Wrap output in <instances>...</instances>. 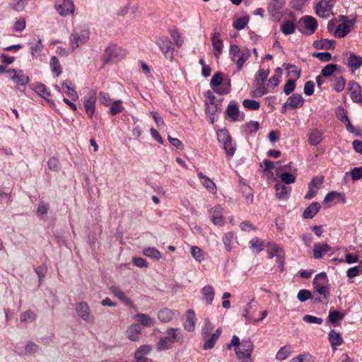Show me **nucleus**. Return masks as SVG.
Wrapping results in <instances>:
<instances>
[{"mask_svg": "<svg viewBox=\"0 0 362 362\" xmlns=\"http://www.w3.org/2000/svg\"><path fill=\"white\" fill-rule=\"evenodd\" d=\"M50 66L52 71L54 74H55L56 76H59L62 73V67L61 64L58 60V59L54 56L50 59Z\"/></svg>", "mask_w": 362, "mask_h": 362, "instance_id": "de8ad7c7", "label": "nucleus"}, {"mask_svg": "<svg viewBox=\"0 0 362 362\" xmlns=\"http://www.w3.org/2000/svg\"><path fill=\"white\" fill-rule=\"evenodd\" d=\"M356 22V18H353L348 21V23H341L337 25L335 31H334V36L337 37H345L348 33L351 31V27L353 26V25Z\"/></svg>", "mask_w": 362, "mask_h": 362, "instance_id": "aec40b11", "label": "nucleus"}, {"mask_svg": "<svg viewBox=\"0 0 362 362\" xmlns=\"http://www.w3.org/2000/svg\"><path fill=\"white\" fill-rule=\"evenodd\" d=\"M337 69V65L334 64H329L326 65L321 71V74L324 77H330L334 75Z\"/></svg>", "mask_w": 362, "mask_h": 362, "instance_id": "8fccbe9b", "label": "nucleus"}, {"mask_svg": "<svg viewBox=\"0 0 362 362\" xmlns=\"http://www.w3.org/2000/svg\"><path fill=\"white\" fill-rule=\"evenodd\" d=\"M206 113L209 117V120L211 124L215 122V115L218 112L219 107L217 104H215L214 102H210V103H206Z\"/></svg>", "mask_w": 362, "mask_h": 362, "instance_id": "72a5a7b5", "label": "nucleus"}, {"mask_svg": "<svg viewBox=\"0 0 362 362\" xmlns=\"http://www.w3.org/2000/svg\"><path fill=\"white\" fill-rule=\"evenodd\" d=\"M276 197L278 199H285L290 192V187L282 184H276L275 185Z\"/></svg>", "mask_w": 362, "mask_h": 362, "instance_id": "e433bc0d", "label": "nucleus"}, {"mask_svg": "<svg viewBox=\"0 0 362 362\" xmlns=\"http://www.w3.org/2000/svg\"><path fill=\"white\" fill-rule=\"evenodd\" d=\"M231 346L235 347V354L240 362H252L251 356L254 345L250 339H244L240 341L239 337L233 335L230 344L227 345V349H229Z\"/></svg>", "mask_w": 362, "mask_h": 362, "instance_id": "f257e3e1", "label": "nucleus"}, {"mask_svg": "<svg viewBox=\"0 0 362 362\" xmlns=\"http://www.w3.org/2000/svg\"><path fill=\"white\" fill-rule=\"evenodd\" d=\"M143 253L145 256L156 260L161 258L160 252L155 247H147L144 250Z\"/></svg>", "mask_w": 362, "mask_h": 362, "instance_id": "a18cd8bd", "label": "nucleus"}, {"mask_svg": "<svg viewBox=\"0 0 362 362\" xmlns=\"http://www.w3.org/2000/svg\"><path fill=\"white\" fill-rule=\"evenodd\" d=\"M297 298L300 302H305L308 299H311L313 295L310 291L302 289L298 291Z\"/></svg>", "mask_w": 362, "mask_h": 362, "instance_id": "69168bd1", "label": "nucleus"}, {"mask_svg": "<svg viewBox=\"0 0 362 362\" xmlns=\"http://www.w3.org/2000/svg\"><path fill=\"white\" fill-rule=\"evenodd\" d=\"M347 65L351 69L352 71H356L362 66V57L356 55L354 53H350Z\"/></svg>", "mask_w": 362, "mask_h": 362, "instance_id": "cd10ccee", "label": "nucleus"}, {"mask_svg": "<svg viewBox=\"0 0 362 362\" xmlns=\"http://www.w3.org/2000/svg\"><path fill=\"white\" fill-rule=\"evenodd\" d=\"M279 177L282 182L286 185L293 183L296 180V177L292 173H283L279 175Z\"/></svg>", "mask_w": 362, "mask_h": 362, "instance_id": "0e129e2a", "label": "nucleus"}, {"mask_svg": "<svg viewBox=\"0 0 362 362\" xmlns=\"http://www.w3.org/2000/svg\"><path fill=\"white\" fill-rule=\"evenodd\" d=\"M170 33L175 44L177 45V47H180L184 42L181 34L175 29L171 30Z\"/></svg>", "mask_w": 362, "mask_h": 362, "instance_id": "6e6d98bb", "label": "nucleus"}, {"mask_svg": "<svg viewBox=\"0 0 362 362\" xmlns=\"http://www.w3.org/2000/svg\"><path fill=\"white\" fill-rule=\"evenodd\" d=\"M242 51L240 49L237 45H231L230 46V57L233 62H235L238 56L241 54Z\"/></svg>", "mask_w": 362, "mask_h": 362, "instance_id": "338daca9", "label": "nucleus"}, {"mask_svg": "<svg viewBox=\"0 0 362 362\" xmlns=\"http://www.w3.org/2000/svg\"><path fill=\"white\" fill-rule=\"evenodd\" d=\"M134 318L145 327H153L155 325L154 319L144 313L136 314Z\"/></svg>", "mask_w": 362, "mask_h": 362, "instance_id": "473e14b6", "label": "nucleus"}, {"mask_svg": "<svg viewBox=\"0 0 362 362\" xmlns=\"http://www.w3.org/2000/svg\"><path fill=\"white\" fill-rule=\"evenodd\" d=\"M283 66H284L287 70L288 74L294 78L293 79L297 80L300 78V70L298 69L296 65L291 64H284Z\"/></svg>", "mask_w": 362, "mask_h": 362, "instance_id": "c03bdc74", "label": "nucleus"}, {"mask_svg": "<svg viewBox=\"0 0 362 362\" xmlns=\"http://www.w3.org/2000/svg\"><path fill=\"white\" fill-rule=\"evenodd\" d=\"M250 56V51L248 49L242 50L241 54L238 56V57L236 59V60L234 62H235L238 71H240L244 65V63L245 61L249 58Z\"/></svg>", "mask_w": 362, "mask_h": 362, "instance_id": "37998d69", "label": "nucleus"}, {"mask_svg": "<svg viewBox=\"0 0 362 362\" xmlns=\"http://www.w3.org/2000/svg\"><path fill=\"white\" fill-rule=\"evenodd\" d=\"M234 235L233 233L229 232L224 235L223 237V243L224 244L225 248L228 252L231 251V243L233 240Z\"/></svg>", "mask_w": 362, "mask_h": 362, "instance_id": "bf43d9fd", "label": "nucleus"}, {"mask_svg": "<svg viewBox=\"0 0 362 362\" xmlns=\"http://www.w3.org/2000/svg\"><path fill=\"white\" fill-rule=\"evenodd\" d=\"M174 317V313L173 310L168 308H164L160 310L158 313V318L162 322H168L173 320Z\"/></svg>", "mask_w": 362, "mask_h": 362, "instance_id": "c9c22d12", "label": "nucleus"}, {"mask_svg": "<svg viewBox=\"0 0 362 362\" xmlns=\"http://www.w3.org/2000/svg\"><path fill=\"white\" fill-rule=\"evenodd\" d=\"M320 209V204L318 202H313L303 211V216L304 218H313Z\"/></svg>", "mask_w": 362, "mask_h": 362, "instance_id": "bb28decb", "label": "nucleus"}, {"mask_svg": "<svg viewBox=\"0 0 362 362\" xmlns=\"http://www.w3.org/2000/svg\"><path fill=\"white\" fill-rule=\"evenodd\" d=\"M250 248L257 252H260L264 248V242L258 238H255L250 241Z\"/></svg>", "mask_w": 362, "mask_h": 362, "instance_id": "09e8293b", "label": "nucleus"}, {"mask_svg": "<svg viewBox=\"0 0 362 362\" xmlns=\"http://www.w3.org/2000/svg\"><path fill=\"white\" fill-rule=\"evenodd\" d=\"M212 45L214 48V54L216 58H218L222 52L223 47V40L221 39V34L215 33L212 36Z\"/></svg>", "mask_w": 362, "mask_h": 362, "instance_id": "5701e85b", "label": "nucleus"}, {"mask_svg": "<svg viewBox=\"0 0 362 362\" xmlns=\"http://www.w3.org/2000/svg\"><path fill=\"white\" fill-rule=\"evenodd\" d=\"M332 81L333 89L337 93L341 92L344 90L346 84V81L344 77L341 76H334V80Z\"/></svg>", "mask_w": 362, "mask_h": 362, "instance_id": "a19ab883", "label": "nucleus"}, {"mask_svg": "<svg viewBox=\"0 0 362 362\" xmlns=\"http://www.w3.org/2000/svg\"><path fill=\"white\" fill-rule=\"evenodd\" d=\"M202 299L207 305L211 304L214 298V291L211 286H206L202 289Z\"/></svg>", "mask_w": 362, "mask_h": 362, "instance_id": "2f4dec72", "label": "nucleus"}, {"mask_svg": "<svg viewBox=\"0 0 362 362\" xmlns=\"http://www.w3.org/2000/svg\"><path fill=\"white\" fill-rule=\"evenodd\" d=\"M197 175L204 187H206L212 194L216 193V186L209 177L204 175L202 172H199Z\"/></svg>", "mask_w": 362, "mask_h": 362, "instance_id": "a878e982", "label": "nucleus"}, {"mask_svg": "<svg viewBox=\"0 0 362 362\" xmlns=\"http://www.w3.org/2000/svg\"><path fill=\"white\" fill-rule=\"evenodd\" d=\"M96 100V91L94 90H90L84 98L83 105L89 118H92L95 114Z\"/></svg>", "mask_w": 362, "mask_h": 362, "instance_id": "1a4fd4ad", "label": "nucleus"}, {"mask_svg": "<svg viewBox=\"0 0 362 362\" xmlns=\"http://www.w3.org/2000/svg\"><path fill=\"white\" fill-rule=\"evenodd\" d=\"M322 176H317L312 179L309 183V191L305 195V199H312L317 194L318 189L323 182Z\"/></svg>", "mask_w": 362, "mask_h": 362, "instance_id": "dca6fc26", "label": "nucleus"}, {"mask_svg": "<svg viewBox=\"0 0 362 362\" xmlns=\"http://www.w3.org/2000/svg\"><path fill=\"white\" fill-rule=\"evenodd\" d=\"M141 329L139 325H133L127 331L128 338L132 341H136L140 338Z\"/></svg>", "mask_w": 362, "mask_h": 362, "instance_id": "7c9ffc66", "label": "nucleus"}, {"mask_svg": "<svg viewBox=\"0 0 362 362\" xmlns=\"http://www.w3.org/2000/svg\"><path fill=\"white\" fill-rule=\"evenodd\" d=\"M218 141L223 145V148L226 151V156L231 158L235 151V145L232 143V139L228 132L225 129L220 130L218 132Z\"/></svg>", "mask_w": 362, "mask_h": 362, "instance_id": "423d86ee", "label": "nucleus"}, {"mask_svg": "<svg viewBox=\"0 0 362 362\" xmlns=\"http://www.w3.org/2000/svg\"><path fill=\"white\" fill-rule=\"evenodd\" d=\"M62 88L64 91L71 98V100L76 101L78 99V93L70 80H65L62 83Z\"/></svg>", "mask_w": 362, "mask_h": 362, "instance_id": "393cba45", "label": "nucleus"}, {"mask_svg": "<svg viewBox=\"0 0 362 362\" xmlns=\"http://www.w3.org/2000/svg\"><path fill=\"white\" fill-rule=\"evenodd\" d=\"M89 39V30L88 29H75L69 38V43L72 51L85 44Z\"/></svg>", "mask_w": 362, "mask_h": 362, "instance_id": "39448f33", "label": "nucleus"}, {"mask_svg": "<svg viewBox=\"0 0 362 362\" xmlns=\"http://www.w3.org/2000/svg\"><path fill=\"white\" fill-rule=\"evenodd\" d=\"M331 250V247L327 243H315L313 247V256L315 259H320Z\"/></svg>", "mask_w": 362, "mask_h": 362, "instance_id": "4be33fe9", "label": "nucleus"}, {"mask_svg": "<svg viewBox=\"0 0 362 362\" xmlns=\"http://www.w3.org/2000/svg\"><path fill=\"white\" fill-rule=\"evenodd\" d=\"M267 247V251L270 257H276L277 262L281 264H283L284 259V252L283 248L274 243H269Z\"/></svg>", "mask_w": 362, "mask_h": 362, "instance_id": "4468645a", "label": "nucleus"}, {"mask_svg": "<svg viewBox=\"0 0 362 362\" xmlns=\"http://www.w3.org/2000/svg\"><path fill=\"white\" fill-rule=\"evenodd\" d=\"M327 283L328 280L325 272L317 274L313 282L315 291L322 296L325 300H328L330 295Z\"/></svg>", "mask_w": 362, "mask_h": 362, "instance_id": "7ed1b4c3", "label": "nucleus"}, {"mask_svg": "<svg viewBox=\"0 0 362 362\" xmlns=\"http://www.w3.org/2000/svg\"><path fill=\"white\" fill-rule=\"evenodd\" d=\"M112 294L119 299L122 303L127 305H132V303L126 294L117 286H111L109 288Z\"/></svg>", "mask_w": 362, "mask_h": 362, "instance_id": "b1692460", "label": "nucleus"}, {"mask_svg": "<svg viewBox=\"0 0 362 362\" xmlns=\"http://www.w3.org/2000/svg\"><path fill=\"white\" fill-rule=\"evenodd\" d=\"M285 0H269L268 11L272 15L276 14L285 5Z\"/></svg>", "mask_w": 362, "mask_h": 362, "instance_id": "c85d7f7f", "label": "nucleus"}, {"mask_svg": "<svg viewBox=\"0 0 362 362\" xmlns=\"http://www.w3.org/2000/svg\"><path fill=\"white\" fill-rule=\"evenodd\" d=\"M291 351L288 346L281 347L276 354V358L279 361L286 359L290 356Z\"/></svg>", "mask_w": 362, "mask_h": 362, "instance_id": "4d7b16f0", "label": "nucleus"}, {"mask_svg": "<svg viewBox=\"0 0 362 362\" xmlns=\"http://www.w3.org/2000/svg\"><path fill=\"white\" fill-rule=\"evenodd\" d=\"M76 312L77 315L86 322L92 323L94 322V315L87 303L79 302L76 303Z\"/></svg>", "mask_w": 362, "mask_h": 362, "instance_id": "6e6552de", "label": "nucleus"}, {"mask_svg": "<svg viewBox=\"0 0 362 362\" xmlns=\"http://www.w3.org/2000/svg\"><path fill=\"white\" fill-rule=\"evenodd\" d=\"M344 317V315L338 310H330L328 315V320L332 323H335Z\"/></svg>", "mask_w": 362, "mask_h": 362, "instance_id": "5fc2aeb1", "label": "nucleus"}, {"mask_svg": "<svg viewBox=\"0 0 362 362\" xmlns=\"http://www.w3.org/2000/svg\"><path fill=\"white\" fill-rule=\"evenodd\" d=\"M227 115L230 117L233 120H236L238 117L239 115V109L238 106L235 104H229L227 107Z\"/></svg>", "mask_w": 362, "mask_h": 362, "instance_id": "603ef678", "label": "nucleus"}, {"mask_svg": "<svg viewBox=\"0 0 362 362\" xmlns=\"http://www.w3.org/2000/svg\"><path fill=\"white\" fill-rule=\"evenodd\" d=\"M223 214V209L219 205L215 206L210 210L211 221L214 225L222 226L225 224V218Z\"/></svg>", "mask_w": 362, "mask_h": 362, "instance_id": "ddd939ff", "label": "nucleus"}, {"mask_svg": "<svg viewBox=\"0 0 362 362\" xmlns=\"http://www.w3.org/2000/svg\"><path fill=\"white\" fill-rule=\"evenodd\" d=\"M221 334V329L218 328L215 332L213 334L209 335V337L203 338L204 343L203 345V349L208 350L212 349L216 341L218 340V339L220 337Z\"/></svg>", "mask_w": 362, "mask_h": 362, "instance_id": "412c9836", "label": "nucleus"}, {"mask_svg": "<svg viewBox=\"0 0 362 362\" xmlns=\"http://www.w3.org/2000/svg\"><path fill=\"white\" fill-rule=\"evenodd\" d=\"M36 318V313L31 310H28L25 312H23L20 315V320L23 323L34 322Z\"/></svg>", "mask_w": 362, "mask_h": 362, "instance_id": "58836bf2", "label": "nucleus"}, {"mask_svg": "<svg viewBox=\"0 0 362 362\" xmlns=\"http://www.w3.org/2000/svg\"><path fill=\"white\" fill-rule=\"evenodd\" d=\"M8 72L11 74V78L14 81L17 85L25 86L29 82V78L24 74L22 71H16L15 69H9Z\"/></svg>", "mask_w": 362, "mask_h": 362, "instance_id": "a211bd4d", "label": "nucleus"}, {"mask_svg": "<svg viewBox=\"0 0 362 362\" xmlns=\"http://www.w3.org/2000/svg\"><path fill=\"white\" fill-rule=\"evenodd\" d=\"M123 110L124 107L122 106V100H117L112 103L111 107L110 109V113L112 115H115L122 112Z\"/></svg>", "mask_w": 362, "mask_h": 362, "instance_id": "3c124183", "label": "nucleus"}, {"mask_svg": "<svg viewBox=\"0 0 362 362\" xmlns=\"http://www.w3.org/2000/svg\"><path fill=\"white\" fill-rule=\"evenodd\" d=\"M156 43L166 58H172V56L171 54H169V52H172L174 50V48L170 40L168 37L164 35L158 36L156 39Z\"/></svg>", "mask_w": 362, "mask_h": 362, "instance_id": "9d476101", "label": "nucleus"}, {"mask_svg": "<svg viewBox=\"0 0 362 362\" xmlns=\"http://www.w3.org/2000/svg\"><path fill=\"white\" fill-rule=\"evenodd\" d=\"M214 329L213 324L209 321V320L206 319L205 320L204 326L202 329V338L209 337V335L211 334V332Z\"/></svg>", "mask_w": 362, "mask_h": 362, "instance_id": "052dcab7", "label": "nucleus"}, {"mask_svg": "<svg viewBox=\"0 0 362 362\" xmlns=\"http://www.w3.org/2000/svg\"><path fill=\"white\" fill-rule=\"evenodd\" d=\"M281 30L284 35H291L295 33L296 25L290 21H285L281 25Z\"/></svg>", "mask_w": 362, "mask_h": 362, "instance_id": "79ce46f5", "label": "nucleus"}, {"mask_svg": "<svg viewBox=\"0 0 362 362\" xmlns=\"http://www.w3.org/2000/svg\"><path fill=\"white\" fill-rule=\"evenodd\" d=\"M59 14L62 16H66L69 14H73L74 12V4L71 0H62L60 4L55 5Z\"/></svg>", "mask_w": 362, "mask_h": 362, "instance_id": "f8f14e48", "label": "nucleus"}, {"mask_svg": "<svg viewBox=\"0 0 362 362\" xmlns=\"http://www.w3.org/2000/svg\"><path fill=\"white\" fill-rule=\"evenodd\" d=\"M267 93V90L264 86V83L260 81L259 78H256L255 84L250 90V95L252 98H259Z\"/></svg>", "mask_w": 362, "mask_h": 362, "instance_id": "f3484780", "label": "nucleus"}, {"mask_svg": "<svg viewBox=\"0 0 362 362\" xmlns=\"http://www.w3.org/2000/svg\"><path fill=\"white\" fill-rule=\"evenodd\" d=\"M333 0H320L315 6L316 14L321 18H328L332 14Z\"/></svg>", "mask_w": 362, "mask_h": 362, "instance_id": "0eeeda50", "label": "nucleus"}, {"mask_svg": "<svg viewBox=\"0 0 362 362\" xmlns=\"http://www.w3.org/2000/svg\"><path fill=\"white\" fill-rule=\"evenodd\" d=\"M183 341V334L180 328L170 327L165 330V336L161 337L157 344L158 351H166L173 348L175 343Z\"/></svg>", "mask_w": 362, "mask_h": 362, "instance_id": "f03ea898", "label": "nucleus"}, {"mask_svg": "<svg viewBox=\"0 0 362 362\" xmlns=\"http://www.w3.org/2000/svg\"><path fill=\"white\" fill-rule=\"evenodd\" d=\"M125 51L117 45H112L107 47L102 57L103 64L117 62L125 57Z\"/></svg>", "mask_w": 362, "mask_h": 362, "instance_id": "20e7f679", "label": "nucleus"}, {"mask_svg": "<svg viewBox=\"0 0 362 362\" xmlns=\"http://www.w3.org/2000/svg\"><path fill=\"white\" fill-rule=\"evenodd\" d=\"M243 105L245 108L250 110H257L259 108V103L254 100L246 99L243 102Z\"/></svg>", "mask_w": 362, "mask_h": 362, "instance_id": "13d9d810", "label": "nucleus"}, {"mask_svg": "<svg viewBox=\"0 0 362 362\" xmlns=\"http://www.w3.org/2000/svg\"><path fill=\"white\" fill-rule=\"evenodd\" d=\"M195 321H196V317H195V313H194V310H189L187 311L186 321L184 324V327H185V330H187L188 332H193L194 330Z\"/></svg>", "mask_w": 362, "mask_h": 362, "instance_id": "c756f323", "label": "nucleus"}, {"mask_svg": "<svg viewBox=\"0 0 362 362\" xmlns=\"http://www.w3.org/2000/svg\"><path fill=\"white\" fill-rule=\"evenodd\" d=\"M191 254L194 259L199 262H201L204 259V251L197 246H192L191 247Z\"/></svg>", "mask_w": 362, "mask_h": 362, "instance_id": "49530a36", "label": "nucleus"}, {"mask_svg": "<svg viewBox=\"0 0 362 362\" xmlns=\"http://www.w3.org/2000/svg\"><path fill=\"white\" fill-rule=\"evenodd\" d=\"M334 44V40H321L315 41L313 42V47L317 49H329L333 48Z\"/></svg>", "mask_w": 362, "mask_h": 362, "instance_id": "ea45409f", "label": "nucleus"}, {"mask_svg": "<svg viewBox=\"0 0 362 362\" xmlns=\"http://www.w3.org/2000/svg\"><path fill=\"white\" fill-rule=\"evenodd\" d=\"M248 22H249V17L243 16V17L239 18L235 21H234L233 26L236 30H243L247 25Z\"/></svg>", "mask_w": 362, "mask_h": 362, "instance_id": "864d4df0", "label": "nucleus"}, {"mask_svg": "<svg viewBox=\"0 0 362 362\" xmlns=\"http://www.w3.org/2000/svg\"><path fill=\"white\" fill-rule=\"evenodd\" d=\"M347 174H350L354 181L362 179V166L353 168L351 171L347 173L346 175Z\"/></svg>", "mask_w": 362, "mask_h": 362, "instance_id": "774afa93", "label": "nucleus"}, {"mask_svg": "<svg viewBox=\"0 0 362 362\" xmlns=\"http://www.w3.org/2000/svg\"><path fill=\"white\" fill-rule=\"evenodd\" d=\"M48 168L52 171H58L60 169V163L57 158L52 157L47 161Z\"/></svg>", "mask_w": 362, "mask_h": 362, "instance_id": "680f3d73", "label": "nucleus"}, {"mask_svg": "<svg viewBox=\"0 0 362 362\" xmlns=\"http://www.w3.org/2000/svg\"><path fill=\"white\" fill-rule=\"evenodd\" d=\"M349 93L354 103L362 104L361 90L358 83L355 81H350L349 83Z\"/></svg>", "mask_w": 362, "mask_h": 362, "instance_id": "2eb2a0df", "label": "nucleus"}, {"mask_svg": "<svg viewBox=\"0 0 362 362\" xmlns=\"http://www.w3.org/2000/svg\"><path fill=\"white\" fill-rule=\"evenodd\" d=\"M299 23L305 29V31L302 30L301 32L306 35L313 34L317 28V23L316 19L310 16L302 17L299 21Z\"/></svg>", "mask_w": 362, "mask_h": 362, "instance_id": "9b49d317", "label": "nucleus"}, {"mask_svg": "<svg viewBox=\"0 0 362 362\" xmlns=\"http://www.w3.org/2000/svg\"><path fill=\"white\" fill-rule=\"evenodd\" d=\"M329 341L332 347L340 346L343 343V339L339 332L332 329L329 333Z\"/></svg>", "mask_w": 362, "mask_h": 362, "instance_id": "f704fd0d", "label": "nucleus"}, {"mask_svg": "<svg viewBox=\"0 0 362 362\" xmlns=\"http://www.w3.org/2000/svg\"><path fill=\"white\" fill-rule=\"evenodd\" d=\"M304 103V99L300 94H293L290 96L286 102L284 104V107H290L291 109H296L302 107Z\"/></svg>", "mask_w": 362, "mask_h": 362, "instance_id": "6ab92c4d", "label": "nucleus"}, {"mask_svg": "<svg viewBox=\"0 0 362 362\" xmlns=\"http://www.w3.org/2000/svg\"><path fill=\"white\" fill-rule=\"evenodd\" d=\"M35 91L45 99H47V96L50 95V93L43 83H37L35 86Z\"/></svg>", "mask_w": 362, "mask_h": 362, "instance_id": "e2e57ef3", "label": "nucleus"}, {"mask_svg": "<svg viewBox=\"0 0 362 362\" xmlns=\"http://www.w3.org/2000/svg\"><path fill=\"white\" fill-rule=\"evenodd\" d=\"M322 140V135L320 131L317 129L313 130L308 138L309 143L313 146L318 145Z\"/></svg>", "mask_w": 362, "mask_h": 362, "instance_id": "4c0bfd02", "label": "nucleus"}]
</instances>
